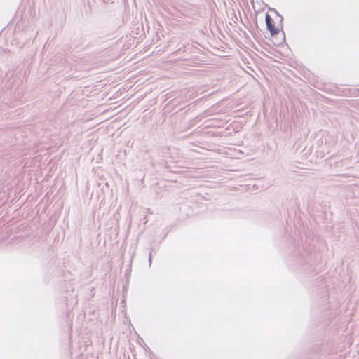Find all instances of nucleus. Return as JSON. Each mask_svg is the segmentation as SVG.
Listing matches in <instances>:
<instances>
[{
  "instance_id": "1",
  "label": "nucleus",
  "mask_w": 359,
  "mask_h": 359,
  "mask_svg": "<svg viewBox=\"0 0 359 359\" xmlns=\"http://www.w3.org/2000/svg\"><path fill=\"white\" fill-rule=\"evenodd\" d=\"M265 21L270 32L271 41L275 45L280 44L285 39L283 31V18L276 11L271 10L266 14Z\"/></svg>"
}]
</instances>
